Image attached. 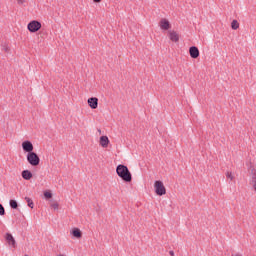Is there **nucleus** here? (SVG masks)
<instances>
[{
	"label": "nucleus",
	"mask_w": 256,
	"mask_h": 256,
	"mask_svg": "<svg viewBox=\"0 0 256 256\" xmlns=\"http://www.w3.org/2000/svg\"><path fill=\"white\" fill-rule=\"evenodd\" d=\"M27 161L29 164L32 165V167H37L39 163H41V159L39 158V155L35 152H30L27 154Z\"/></svg>",
	"instance_id": "f03ea898"
},
{
	"label": "nucleus",
	"mask_w": 256,
	"mask_h": 256,
	"mask_svg": "<svg viewBox=\"0 0 256 256\" xmlns=\"http://www.w3.org/2000/svg\"><path fill=\"white\" fill-rule=\"evenodd\" d=\"M22 177L25 179V181H29L33 178V173L29 170L22 171Z\"/></svg>",
	"instance_id": "9b49d317"
},
{
	"label": "nucleus",
	"mask_w": 256,
	"mask_h": 256,
	"mask_svg": "<svg viewBox=\"0 0 256 256\" xmlns=\"http://www.w3.org/2000/svg\"><path fill=\"white\" fill-rule=\"evenodd\" d=\"M45 199H51L53 197V194L50 191L44 192Z\"/></svg>",
	"instance_id": "a211bd4d"
},
{
	"label": "nucleus",
	"mask_w": 256,
	"mask_h": 256,
	"mask_svg": "<svg viewBox=\"0 0 256 256\" xmlns=\"http://www.w3.org/2000/svg\"><path fill=\"white\" fill-rule=\"evenodd\" d=\"M226 177H227V179H230V181H233V179H235V176H233V174L231 172H227Z\"/></svg>",
	"instance_id": "6ab92c4d"
},
{
	"label": "nucleus",
	"mask_w": 256,
	"mask_h": 256,
	"mask_svg": "<svg viewBox=\"0 0 256 256\" xmlns=\"http://www.w3.org/2000/svg\"><path fill=\"white\" fill-rule=\"evenodd\" d=\"M88 105L91 109H97L99 107V99L97 97L89 98Z\"/></svg>",
	"instance_id": "0eeeda50"
},
{
	"label": "nucleus",
	"mask_w": 256,
	"mask_h": 256,
	"mask_svg": "<svg viewBox=\"0 0 256 256\" xmlns=\"http://www.w3.org/2000/svg\"><path fill=\"white\" fill-rule=\"evenodd\" d=\"M42 25L41 22L37 20H32L28 23L27 29L30 31V33H37L41 29Z\"/></svg>",
	"instance_id": "20e7f679"
},
{
	"label": "nucleus",
	"mask_w": 256,
	"mask_h": 256,
	"mask_svg": "<svg viewBox=\"0 0 256 256\" xmlns=\"http://www.w3.org/2000/svg\"><path fill=\"white\" fill-rule=\"evenodd\" d=\"M189 53L192 59H197L199 57V48H197V46H191L189 48Z\"/></svg>",
	"instance_id": "6e6552de"
},
{
	"label": "nucleus",
	"mask_w": 256,
	"mask_h": 256,
	"mask_svg": "<svg viewBox=\"0 0 256 256\" xmlns=\"http://www.w3.org/2000/svg\"><path fill=\"white\" fill-rule=\"evenodd\" d=\"M25 201L27 202L28 207H30V209H33V207H34L33 200L31 198H29V197H26Z\"/></svg>",
	"instance_id": "2eb2a0df"
},
{
	"label": "nucleus",
	"mask_w": 256,
	"mask_h": 256,
	"mask_svg": "<svg viewBox=\"0 0 256 256\" xmlns=\"http://www.w3.org/2000/svg\"><path fill=\"white\" fill-rule=\"evenodd\" d=\"M0 215H5V207H3V204H0Z\"/></svg>",
	"instance_id": "aec40b11"
},
{
	"label": "nucleus",
	"mask_w": 256,
	"mask_h": 256,
	"mask_svg": "<svg viewBox=\"0 0 256 256\" xmlns=\"http://www.w3.org/2000/svg\"><path fill=\"white\" fill-rule=\"evenodd\" d=\"M6 241L11 245L12 247H15V238L11 233L6 234Z\"/></svg>",
	"instance_id": "f8f14e48"
},
{
	"label": "nucleus",
	"mask_w": 256,
	"mask_h": 256,
	"mask_svg": "<svg viewBox=\"0 0 256 256\" xmlns=\"http://www.w3.org/2000/svg\"><path fill=\"white\" fill-rule=\"evenodd\" d=\"M72 235L73 237H75L76 239H81V237H83V233H81V230L79 228H74L72 230Z\"/></svg>",
	"instance_id": "4468645a"
},
{
	"label": "nucleus",
	"mask_w": 256,
	"mask_h": 256,
	"mask_svg": "<svg viewBox=\"0 0 256 256\" xmlns=\"http://www.w3.org/2000/svg\"><path fill=\"white\" fill-rule=\"evenodd\" d=\"M100 145H101V147H104V148L109 147V137L101 136L100 137Z\"/></svg>",
	"instance_id": "9d476101"
},
{
	"label": "nucleus",
	"mask_w": 256,
	"mask_h": 256,
	"mask_svg": "<svg viewBox=\"0 0 256 256\" xmlns=\"http://www.w3.org/2000/svg\"><path fill=\"white\" fill-rule=\"evenodd\" d=\"M251 173H252V178H251L250 184L252 185V187L256 191V170L252 169Z\"/></svg>",
	"instance_id": "ddd939ff"
},
{
	"label": "nucleus",
	"mask_w": 256,
	"mask_h": 256,
	"mask_svg": "<svg viewBox=\"0 0 256 256\" xmlns=\"http://www.w3.org/2000/svg\"><path fill=\"white\" fill-rule=\"evenodd\" d=\"M94 3H101V0H93Z\"/></svg>",
	"instance_id": "393cba45"
},
{
	"label": "nucleus",
	"mask_w": 256,
	"mask_h": 256,
	"mask_svg": "<svg viewBox=\"0 0 256 256\" xmlns=\"http://www.w3.org/2000/svg\"><path fill=\"white\" fill-rule=\"evenodd\" d=\"M16 1H17L18 5H23V3H25V1H27V0H16Z\"/></svg>",
	"instance_id": "4be33fe9"
},
{
	"label": "nucleus",
	"mask_w": 256,
	"mask_h": 256,
	"mask_svg": "<svg viewBox=\"0 0 256 256\" xmlns=\"http://www.w3.org/2000/svg\"><path fill=\"white\" fill-rule=\"evenodd\" d=\"M51 207L53 209H59V204L58 203H53V204H51Z\"/></svg>",
	"instance_id": "412c9836"
},
{
	"label": "nucleus",
	"mask_w": 256,
	"mask_h": 256,
	"mask_svg": "<svg viewBox=\"0 0 256 256\" xmlns=\"http://www.w3.org/2000/svg\"><path fill=\"white\" fill-rule=\"evenodd\" d=\"M169 255L171 256H175V252H173L172 250L169 252Z\"/></svg>",
	"instance_id": "b1692460"
},
{
	"label": "nucleus",
	"mask_w": 256,
	"mask_h": 256,
	"mask_svg": "<svg viewBox=\"0 0 256 256\" xmlns=\"http://www.w3.org/2000/svg\"><path fill=\"white\" fill-rule=\"evenodd\" d=\"M10 207L11 209H17V207H19V204L15 200H10Z\"/></svg>",
	"instance_id": "dca6fc26"
},
{
	"label": "nucleus",
	"mask_w": 256,
	"mask_h": 256,
	"mask_svg": "<svg viewBox=\"0 0 256 256\" xmlns=\"http://www.w3.org/2000/svg\"><path fill=\"white\" fill-rule=\"evenodd\" d=\"M159 26L163 31H169V29H171V23H169V20L165 18L160 20Z\"/></svg>",
	"instance_id": "423d86ee"
},
{
	"label": "nucleus",
	"mask_w": 256,
	"mask_h": 256,
	"mask_svg": "<svg viewBox=\"0 0 256 256\" xmlns=\"http://www.w3.org/2000/svg\"><path fill=\"white\" fill-rule=\"evenodd\" d=\"M169 39L170 41H173V43H177V41H179V34L176 31H170Z\"/></svg>",
	"instance_id": "1a4fd4ad"
},
{
	"label": "nucleus",
	"mask_w": 256,
	"mask_h": 256,
	"mask_svg": "<svg viewBox=\"0 0 256 256\" xmlns=\"http://www.w3.org/2000/svg\"><path fill=\"white\" fill-rule=\"evenodd\" d=\"M116 173L122 181H125V183H131V181H133V176L131 175L129 168L123 164H119L116 167Z\"/></svg>",
	"instance_id": "f257e3e1"
},
{
	"label": "nucleus",
	"mask_w": 256,
	"mask_h": 256,
	"mask_svg": "<svg viewBox=\"0 0 256 256\" xmlns=\"http://www.w3.org/2000/svg\"><path fill=\"white\" fill-rule=\"evenodd\" d=\"M22 149L25 153H33V143L29 140L22 142Z\"/></svg>",
	"instance_id": "39448f33"
},
{
	"label": "nucleus",
	"mask_w": 256,
	"mask_h": 256,
	"mask_svg": "<svg viewBox=\"0 0 256 256\" xmlns=\"http://www.w3.org/2000/svg\"><path fill=\"white\" fill-rule=\"evenodd\" d=\"M231 27L232 29H234V31H236V29L239 27V22L237 20H233L231 23Z\"/></svg>",
	"instance_id": "f3484780"
},
{
	"label": "nucleus",
	"mask_w": 256,
	"mask_h": 256,
	"mask_svg": "<svg viewBox=\"0 0 256 256\" xmlns=\"http://www.w3.org/2000/svg\"><path fill=\"white\" fill-rule=\"evenodd\" d=\"M4 51H5L6 53H9V47L4 46Z\"/></svg>",
	"instance_id": "5701e85b"
},
{
	"label": "nucleus",
	"mask_w": 256,
	"mask_h": 256,
	"mask_svg": "<svg viewBox=\"0 0 256 256\" xmlns=\"http://www.w3.org/2000/svg\"><path fill=\"white\" fill-rule=\"evenodd\" d=\"M154 189L156 195H159L160 197L165 195L167 193V190L165 189V185L160 180L155 181L154 183Z\"/></svg>",
	"instance_id": "7ed1b4c3"
}]
</instances>
